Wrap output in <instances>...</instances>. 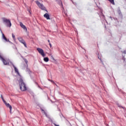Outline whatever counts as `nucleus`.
<instances>
[{
    "label": "nucleus",
    "instance_id": "9d476101",
    "mask_svg": "<svg viewBox=\"0 0 126 126\" xmlns=\"http://www.w3.org/2000/svg\"><path fill=\"white\" fill-rule=\"evenodd\" d=\"M44 17H45V18H46V19H47V20L51 19V18H50V15L48 13H45L44 15Z\"/></svg>",
    "mask_w": 126,
    "mask_h": 126
},
{
    "label": "nucleus",
    "instance_id": "f03ea898",
    "mask_svg": "<svg viewBox=\"0 0 126 126\" xmlns=\"http://www.w3.org/2000/svg\"><path fill=\"white\" fill-rule=\"evenodd\" d=\"M18 81L20 88L21 91H26V90H27V88L26 87V85L23 82V80H22V78H20L19 79H18Z\"/></svg>",
    "mask_w": 126,
    "mask_h": 126
},
{
    "label": "nucleus",
    "instance_id": "4be33fe9",
    "mask_svg": "<svg viewBox=\"0 0 126 126\" xmlns=\"http://www.w3.org/2000/svg\"><path fill=\"white\" fill-rule=\"evenodd\" d=\"M56 0V1H57V0Z\"/></svg>",
    "mask_w": 126,
    "mask_h": 126
},
{
    "label": "nucleus",
    "instance_id": "4468645a",
    "mask_svg": "<svg viewBox=\"0 0 126 126\" xmlns=\"http://www.w3.org/2000/svg\"><path fill=\"white\" fill-rule=\"evenodd\" d=\"M24 62L26 63V64L28 63V61L26 60V59H24Z\"/></svg>",
    "mask_w": 126,
    "mask_h": 126
},
{
    "label": "nucleus",
    "instance_id": "aec40b11",
    "mask_svg": "<svg viewBox=\"0 0 126 126\" xmlns=\"http://www.w3.org/2000/svg\"><path fill=\"white\" fill-rule=\"evenodd\" d=\"M48 43H50V40H48Z\"/></svg>",
    "mask_w": 126,
    "mask_h": 126
},
{
    "label": "nucleus",
    "instance_id": "39448f33",
    "mask_svg": "<svg viewBox=\"0 0 126 126\" xmlns=\"http://www.w3.org/2000/svg\"><path fill=\"white\" fill-rule=\"evenodd\" d=\"M1 98L2 99L3 103L5 104V105L8 107V108H9L10 109V112H11V109H12V107L11 106V105H10V104H9V103H6V101H5V100H4V99H3V96H2V95L1 94L0 95Z\"/></svg>",
    "mask_w": 126,
    "mask_h": 126
},
{
    "label": "nucleus",
    "instance_id": "2eb2a0df",
    "mask_svg": "<svg viewBox=\"0 0 126 126\" xmlns=\"http://www.w3.org/2000/svg\"><path fill=\"white\" fill-rule=\"evenodd\" d=\"M42 112H44V114L45 115V116L47 117V113H46V112H45V111H44V110L42 109Z\"/></svg>",
    "mask_w": 126,
    "mask_h": 126
},
{
    "label": "nucleus",
    "instance_id": "dca6fc26",
    "mask_svg": "<svg viewBox=\"0 0 126 126\" xmlns=\"http://www.w3.org/2000/svg\"><path fill=\"white\" fill-rule=\"evenodd\" d=\"M49 45L51 48H52V44L51 43H49Z\"/></svg>",
    "mask_w": 126,
    "mask_h": 126
},
{
    "label": "nucleus",
    "instance_id": "f257e3e1",
    "mask_svg": "<svg viewBox=\"0 0 126 126\" xmlns=\"http://www.w3.org/2000/svg\"><path fill=\"white\" fill-rule=\"evenodd\" d=\"M0 60L2 62L4 65H6L7 64L10 65V64H12V65H13L14 68L16 73H17L19 75V77L21 78V76H20V74H19V72L18 71V69H17V68H16V67H15V66L13 65L12 63H11V62H8V61H7V59H4V57H3V56L0 54Z\"/></svg>",
    "mask_w": 126,
    "mask_h": 126
},
{
    "label": "nucleus",
    "instance_id": "0eeeda50",
    "mask_svg": "<svg viewBox=\"0 0 126 126\" xmlns=\"http://www.w3.org/2000/svg\"><path fill=\"white\" fill-rule=\"evenodd\" d=\"M37 51L38 52L39 54H41L42 57H43V58L44 57H45V53H44V50H43V49L40 48H37Z\"/></svg>",
    "mask_w": 126,
    "mask_h": 126
},
{
    "label": "nucleus",
    "instance_id": "20e7f679",
    "mask_svg": "<svg viewBox=\"0 0 126 126\" xmlns=\"http://www.w3.org/2000/svg\"><path fill=\"white\" fill-rule=\"evenodd\" d=\"M35 3H36L38 7H39V8H41L42 10H46V11H47V10H46V7L44 6V5L43 4L40 3V2H39L38 1H35Z\"/></svg>",
    "mask_w": 126,
    "mask_h": 126
},
{
    "label": "nucleus",
    "instance_id": "6e6552de",
    "mask_svg": "<svg viewBox=\"0 0 126 126\" xmlns=\"http://www.w3.org/2000/svg\"><path fill=\"white\" fill-rule=\"evenodd\" d=\"M20 26L23 29H24V30H25V31H27V28H26V26H25V25H23V23H22V22H20Z\"/></svg>",
    "mask_w": 126,
    "mask_h": 126
},
{
    "label": "nucleus",
    "instance_id": "9b49d317",
    "mask_svg": "<svg viewBox=\"0 0 126 126\" xmlns=\"http://www.w3.org/2000/svg\"><path fill=\"white\" fill-rule=\"evenodd\" d=\"M43 60L44 62H46V63H48V62H49V58L48 57L44 58Z\"/></svg>",
    "mask_w": 126,
    "mask_h": 126
},
{
    "label": "nucleus",
    "instance_id": "7ed1b4c3",
    "mask_svg": "<svg viewBox=\"0 0 126 126\" xmlns=\"http://www.w3.org/2000/svg\"><path fill=\"white\" fill-rule=\"evenodd\" d=\"M3 22L5 23V25L7 27H9L10 28L11 27V22H10V20L7 19L6 18H2Z\"/></svg>",
    "mask_w": 126,
    "mask_h": 126
},
{
    "label": "nucleus",
    "instance_id": "a211bd4d",
    "mask_svg": "<svg viewBox=\"0 0 126 126\" xmlns=\"http://www.w3.org/2000/svg\"><path fill=\"white\" fill-rule=\"evenodd\" d=\"M123 60H124V61H125V60H126L125 59V57H123Z\"/></svg>",
    "mask_w": 126,
    "mask_h": 126
},
{
    "label": "nucleus",
    "instance_id": "ddd939ff",
    "mask_svg": "<svg viewBox=\"0 0 126 126\" xmlns=\"http://www.w3.org/2000/svg\"><path fill=\"white\" fill-rule=\"evenodd\" d=\"M12 37L13 39V40L15 41V35H14V34H13V33L12 34Z\"/></svg>",
    "mask_w": 126,
    "mask_h": 126
},
{
    "label": "nucleus",
    "instance_id": "f8f14e48",
    "mask_svg": "<svg viewBox=\"0 0 126 126\" xmlns=\"http://www.w3.org/2000/svg\"><path fill=\"white\" fill-rule=\"evenodd\" d=\"M112 4L115 5V1L114 0H108Z\"/></svg>",
    "mask_w": 126,
    "mask_h": 126
},
{
    "label": "nucleus",
    "instance_id": "412c9836",
    "mask_svg": "<svg viewBox=\"0 0 126 126\" xmlns=\"http://www.w3.org/2000/svg\"><path fill=\"white\" fill-rule=\"evenodd\" d=\"M110 18H112V17H110Z\"/></svg>",
    "mask_w": 126,
    "mask_h": 126
},
{
    "label": "nucleus",
    "instance_id": "f3484780",
    "mask_svg": "<svg viewBox=\"0 0 126 126\" xmlns=\"http://www.w3.org/2000/svg\"><path fill=\"white\" fill-rule=\"evenodd\" d=\"M124 54H126V50H125V51H124Z\"/></svg>",
    "mask_w": 126,
    "mask_h": 126
},
{
    "label": "nucleus",
    "instance_id": "1a4fd4ad",
    "mask_svg": "<svg viewBox=\"0 0 126 126\" xmlns=\"http://www.w3.org/2000/svg\"><path fill=\"white\" fill-rule=\"evenodd\" d=\"M1 31V33L2 34V39H3L4 40H5V42H7V41H8V40L7 39V38H6V37H5V36L4 35V34H3V33H2V32L1 31V30H0Z\"/></svg>",
    "mask_w": 126,
    "mask_h": 126
},
{
    "label": "nucleus",
    "instance_id": "423d86ee",
    "mask_svg": "<svg viewBox=\"0 0 126 126\" xmlns=\"http://www.w3.org/2000/svg\"><path fill=\"white\" fill-rule=\"evenodd\" d=\"M18 39L19 42H20V43H22V44H23V45H24L25 48H27V44H26L25 40L23 39L22 37H18Z\"/></svg>",
    "mask_w": 126,
    "mask_h": 126
},
{
    "label": "nucleus",
    "instance_id": "6ab92c4d",
    "mask_svg": "<svg viewBox=\"0 0 126 126\" xmlns=\"http://www.w3.org/2000/svg\"><path fill=\"white\" fill-rule=\"evenodd\" d=\"M55 126H60L57 125H56V124H55Z\"/></svg>",
    "mask_w": 126,
    "mask_h": 126
}]
</instances>
